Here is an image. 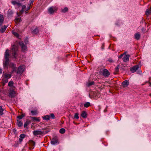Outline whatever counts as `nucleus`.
I'll use <instances>...</instances> for the list:
<instances>
[{"mask_svg": "<svg viewBox=\"0 0 151 151\" xmlns=\"http://www.w3.org/2000/svg\"><path fill=\"white\" fill-rule=\"evenodd\" d=\"M19 141L20 142H22V139L20 138L19 139Z\"/></svg>", "mask_w": 151, "mask_h": 151, "instance_id": "nucleus-51", "label": "nucleus"}, {"mask_svg": "<svg viewBox=\"0 0 151 151\" xmlns=\"http://www.w3.org/2000/svg\"><path fill=\"white\" fill-rule=\"evenodd\" d=\"M102 75L105 78H107L110 75V73L106 69H104L101 72Z\"/></svg>", "mask_w": 151, "mask_h": 151, "instance_id": "nucleus-3", "label": "nucleus"}, {"mask_svg": "<svg viewBox=\"0 0 151 151\" xmlns=\"http://www.w3.org/2000/svg\"><path fill=\"white\" fill-rule=\"evenodd\" d=\"M2 69L0 68V74H1L2 73Z\"/></svg>", "mask_w": 151, "mask_h": 151, "instance_id": "nucleus-49", "label": "nucleus"}, {"mask_svg": "<svg viewBox=\"0 0 151 151\" xmlns=\"http://www.w3.org/2000/svg\"><path fill=\"white\" fill-rule=\"evenodd\" d=\"M16 67H14V68H12V72H13L15 70H16Z\"/></svg>", "mask_w": 151, "mask_h": 151, "instance_id": "nucleus-48", "label": "nucleus"}, {"mask_svg": "<svg viewBox=\"0 0 151 151\" xmlns=\"http://www.w3.org/2000/svg\"><path fill=\"white\" fill-rule=\"evenodd\" d=\"M24 10H22L19 13V15L20 16L23 13V12L24 11Z\"/></svg>", "mask_w": 151, "mask_h": 151, "instance_id": "nucleus-44", "label": "nucleus"}, {"mask_svg": "<svg viewBox=\"0 0 151 151\" xmlns=\"http://www.w3.org/2000/svg\"><path fill=\"white\" fill-rule=\"evenodd\" d=\"M26 6L25 5H23L22 6V10H24V9L26 8Z\"/></svg>", "mask_w": 151, "mask_h": 151, "instance_id": "nucleus-45", "label": "nucleus"}, {"mask_svg": "<svg viewBox=\"0 0 151 151\" xmlns=\"http://www.w3.org/2000/svg\"><path fill=\"white\" fill-rule=\"evenodd\" d=\"M129 55H125L123 58L122 60L124 62H126L129 60Z\"/></svg>", "mask_w": 151, "mask_h": 151, "instance_id": "nucleus-12", "label": "nucleus"}, {"mask_svg": "<svg viewBox=\"0 0 151 151\" xmlns=\"http://www.w3.org/2000/svg\"><path fill=\"white\" fill-rule=\"evenodd\" d=\"M104 112H106L107 111V109H105L104 111Z\"/></svg>", "mask_w": 151, "mask_h": 151, "instance_id": "nucleus-54", "label": "nucleus"}, {"mask_svg": "<svg viewBox=\"0 0 151 151\" xmlns=\"http://www.w3.org/2000/svg\"><path fill=\"white\" fill-rule=\"evenodd\" d=\"M31 113L32 114V115H36L37 113L36 111H31Z\"/></svg>", "mask_w": 151, "mask_h": 151, "instance_id": "nucleus-32", "label": "nucleus"}, {"mask_svg": "<svg viewBox=\"0 0 151 151\" xmlns=\"http://www.w3.org/2000/svg\"><path fill=\"white\" fill-rule=\"evenodd\" d=\"M84 106L85 107L87 108L90 106V103L89 102H86L84 104Z\"/></svg>", "mask_w": 151, "mask_h": 151, "instance_id": "nucleus-25", "label": "nucleus"}, {"mask_svg": "<svg viewBox=\"0 0 151 151\" xmlns=\"http://www.w3.org/2000/svg\"><path fill=\"white\" fill-rule=\"evenodd\" d=\"M10 56L9 50L7 49L4 53V57L5 59H9Z\"/></svg>", "mask_w": 151, "mask_h": 151, "instance_id": "nucleus-8", "label": "nucleus"}, {"mask_svg": "<svg viewBox=\"0 0 151 151\" xmlns=\"http://www.w3.org/2000/svg\"><path fill=\"white\" fill-rule=\"evenodd\" d=\"M104 45L103 44L102 46V49H104Z\"/></svg>", "mask_w": 151, "mask_h": 151, "instance_id": "nucleus-52", "label": "nucleus"}, {"mask_svg": "<svg viewBox=\"0 0 151 151\" xmlns=\"http://www.w3.org/2000/svg\"><path fill=\"white\" fill-rule=\"evenodd\" d=\"M24 116V115L22 114L21 115H19L17 116V118L19 119H22Z\"/></svg>", "mask_w": 151, "mask_h": 151, "instance_id": "nucleus-30", "label": "nucleus"}, {"mask_svg": "<svg viewBox=\"0 0 151 151\" xmlns=\"http://www.w3.org/2000/svg\"><path fill=\"white\" fill-rule=\"evenodd\" d=\"M68 10V8L67 7H65L63 9H62V12L63 13H65L67 12Z\"/></svg>", "mask_w": 151, "mask_h": 151, "instance_id": "nucleus-34", "label": "nucleus"}, {"mask_svg": "<svg viewBox=\"0 0 151 151\" xmlns=\"http://www.w3.org/2000/svg\"><path fill=\"white\" fill-rule=\"evenodd\" d=\"M38 29L37 28H36L32 31L33 33L34 34H37L38 32Z\"/></svg>", "mask_w": 151, "mask_h": 151, "instance_id": "nucleus-27", "label": "nucleus"}, {"mask_svg": "<svg viewBox=\"0 0 151 151\" xmlns=\"http://www.w3.org/2000/svg\"><path fill=\"white\" fill-rule=\"evenodd\" d=\"M18 51V48L17 47H13L11 51V52L12 58L16 59L17 56V51Z\"/></svg>", "mask_w": 151, "mask_h": 151, "instance_id": "nucleus-1", "label": "nucleus"}, {"mask_svg": "<svg viewBox=\"0 0 151 151\" xmlns=\"http://www.w3.org/2000/svg\"><path fill=\"white\" fill-rule=\"evenodd\" d=\"M17 125L19 127H21L23 126V123L21 121L17 120Z\"/></svg>", "mask_w": 151, "mask_h": 151, "instance_id": "nucleus-18", "label": "nucleus"}, {"mask_svg": "<svg viewBox=\"0 0 151 151\" xmlns=\"http://www.w3.org/2000/svg\"><path fill=\"white\" fill-rule=\"evenodd\" d=\"M122 84L123 87L127 86L129 84V80H127L124 81L122 82Z\"/></svg>", "mask_w": 151, "mask_h": 151, "instance_id": "nucleus-10", "label": "nucleus"}, {"mask_svg": "<svg viewBox=\"0 0 151 151\" xmlns=\"http://www.w3.org/2000/svg\"><path fill=\"white\" fill-rule=\"evenodd\" d=\"M57 10V9L55 7H51L49 8L48 12L50 14H52Z\"/></svg>", "mask_w": 151, "mask_h": 151, "instance_id": "nucleus-9", "label": "nucleus"}, {"mask_svg": "<svg viewBox=\"0 0 151 151\" xmlns=\"http://www.w3.org/2000/svg\"><path fill=\"white\" fill-rule=\"evenodd\" d=\"M149 84H150V85H149V86H150L151 87V82H149Z\"/></svg>", "mask_w": 151, "mask_h": 151, "instance_id": "nucleus-53", "label": "nucleus"}, {"mask_svg": "<svg viewBox=\"0 0 151 151\" xmlns=\"http://www.w3.org/2000/svg\"><path fill=\"white\" fill-rule=\"evenodd\" d=\"M94 84V82L93 81H92L91 82H89L88 83V86H91L92 85H93Z\"/></svg>", "mask_w": 151, "mask_h": 151, "instance_id": "nucleus-39", "label": "nucleus"}, {"mask_svg": "<svg viewBox=\"0 0 151 151\" xmlns=\"http://www.w3.org/2000/svg\"><path fill=\"white\" fill-rule=\"evenodd\" d=\"M9 64V59H5V61L3 63V67L4 68H8Z\"/></svg>", "mask_w": 151, "mask_h": 151, "instance_id": "nucleus-7", "label": "nucleus"}, {"mask_svg": "<svg viewBox=\"0 0 151 151\" xmlns=\"http://www.w3.org/2000/svg\"><path fill=\"white\" fill-rule=\"evenodd\" d=\"M140 37V35L139 32L136 33L134 34V38L137 40H139Z\"/></svg>", "mask_w": 151, "mask_h": 151, "instance_id": "nucleus-14", "label": "nucleus"}, {"mask_svg": "<svg viewBox=\"0 0 151 151\" xmlns=\"http://www.w3.org/2000/svg\"><path fill=\"white\" fill-rule=\"evenodd\" d=\"M3 111L4 109L2 108L1 106H0V115H2L3 114Z\"/></svg>", "mask_w": 151, "mask_h": 151, "instance_id": "nucleus-33", "label": "nucleus"}, {"mask_svg": "<svg viewBox=\"0 0 151 151\" xmlns=\"http://www.w3.org/2000/svg\"><path fill=\"white\" fill-rule=\"evenodd\" d=\"M13 82L12 81H10L9 82L8 84V86L9 87H12L13 85Z\"/></svg>", "mask_w": 151, "mask_h": 151, "instance_id": "nucleus-31", "label": "nucleus"}, {"mask_svg": "<svg viewBox=\"0 0 151 151\" xmlns=\"http://www.w3.org/2000/svg\"><path fill=\"white\" fill-rule=\"evenodd\" d=\"M3 76L5 78L7 79L10 78L11 77V74L9 73H5L3 74Z\"/></svg>", "mask_w": 151, "mask_h": 151, "instance_id": "nucleus-17", "label": "nucleus"}, {"mask_svg": "<svg viewBox=\"0 0 151 151\" xmlns=\"http://www.w3.org/2000/svg\"><path fill=\"white\" fill-rule=\"evenodd\" d=\"M78 115V113H76L74 115V117L76 119H78L79 118Z\"/></svg>", "mask_w": 151, "mask_h": 151, "instance_id": "nucleus-37", "label": "nucleus"}, {"mask_svg": "<svg viewBox=\"0 0 151 151\" xmlns=\"http://www.w3.org/2000/svg\"><path fill=\"white\" fill-rule=\"evenodd\" d=\"M124 54H122L121 55L119 56L118 58H121L123 56Z\"/></svg>", "mask_w": 151, "mask_h": 151, "instance_id": "nucleus-46", "label": "nucleus"}, {"mask_svg": "<svg viewBox=\"0 0 151 151\" xmlns=\"http://www.w3.org/2000/svg\"><path fill=\"white\" fill-rule=\"evenodd\" d=\"M120 68V65H118L117 67H116L115 68V72L118 73L119 71V69Z\"/></svg>", "mask_w": 151, "mask_h": 151, "instance_id": "nucleus-29", "label": "nucleus"}, {"mask_svg": "<svg viewBox=\"0 0 151 151\" xmlns=\"http://www.w3.org/2000/svg\"><path fill=\"white\" fill-rule=\"evenodd\" d=\"M125 67V66H124V65H121V67H120V68H121L122 69H123L124 68V67Z\"/></svg>", "mask_w": 151, "mask_h": 151, "instance_id": "nucleus-47", "label": "nucleus"}, {"mask_svg": "<svg viewBox=\"0 0 151 151\" xmlns=\"http://www.w3.org/2000/svg\"><path fill=\"white\" fill-rule=\"evenodd\" d=\"M28 6V7L27 8V10H26L25 11V13H27L28 12H27V11L29 9H30L32 7V6H30V5H29Z\"/></svg>", "mask_w": 151, "mask_h": 151, "instance_id": "nucleus-40", "label": "nucleus"}, {"mask_svg": "<svg viewBox=\"0 0 151 151\" xmlns=\"http://www.w3.org/2000/svg\"><path fill=\"white\" fill-rule=\"evenodd\" d=\"M5 83H6L8 82V79L6 78H4L2 80Z\"/></svg>", "mask_w": 151, "mask_h": 151, "instance_id": "nucleus-36", "label": "nucleus"}, {"mask_svg": "<svg viewBox=\"0 0 151 151\" xmlns=\"http://www.w3.org/2000/svg\"><path fill=\"white\" fill-rule=\"evenodd\" d=\"M21 18H17L15 19V22L16 23L19 22L21 20Z\"/></svg>", "mask_w": 151, "mask_h": 151, "instance_id": "nucleus-28", "label": "nucleus"}, {"mask_svg": "<svg viewBox=\"0 0 151 151\" xmlns=\"http://www.w3.org/2000/svg\"><path fill=\"white\" fill-rule=\"evenodd\" d=\"M150 96H151V93L150 94Z\"/></svg>", "mask_w": 151, "mask_h": 151, "instance_id": "nucleus-56", "label": "nucleus"}, {"mask_svg": "<svg viewBox=\"0 0 151 151\" xmlns=\"http://www.w3.org/2000/svg\"><path fill=\"white\" fill-rule=\"evenodd\" d=\"M19 137L20 138L23 139L25 138V135L24 134H22L20 135Z\"/></svg>", "mask_w": 151, "mask_h": 151, "instance_id": "nucleus-38", "label": "nucleus"}, {"mask_svg": "<svg viewBox=\"0 0 151 151\" xmlns=\"http://www.w3.org/2000/svg\"><path fill=\"white\" fill-rule=\"evenodd\" d=\"M81 116L83 118H86L87 116V114L85 111H83L81 115Z\"/></svg>", "mask_w": 151, "mask_h": 151, "instance_id": "nucleus-19", "label": "nucleus"}, {"mask_svg": "<svg viewBox=\"0 0 151 151\" xmlns=\"http://www.w3.org/2000/svg\"><path fill=\"white\" fill-rule=\"evenodd\" d=\"M30 118L33 120L36 121H39V119H38L37 118L35 117L30 116Z\"/></svg>", "mask_w": 151, "mask_h": 151, "instance_id": "nucleus-23", "label": "nucleus"}, {"mask_svg": "<svg viewBox=\"0 0 151 151\" xmlns=\"http://www.w3.org/2000/svg\"><path fill=\"white\" fill-rule=\"evenodd\" d=\"M12 3L13 5H16L17 4V2L14 1H12Z\"/></svg>", "mask_w": 151, "mask_h": 151, "instance_id": "nucleus-43", "label": "nucleus"}, {"mask_svg": "<svg viewBox=\"0 0 151 151\" xmlns=\"http://www.w3.org/2000/svg\"><path fill=\"white\" fill-rule=\"evenodd\" d=\"M13 34L14 36H15L17 37H18L19 36V34L16 32H13Z\"/></svg>", "mask_w": 151, "mask_h": 151, "instance_id": "nucleus-41", "label": "nucleus"}, {"mask_svg": "<svg viewBox=\"0 0 151 151\" xmlns=\"http://www.w3.org/2000/svg\"><path fill=\"white\" fill-rule=\"evenodd\" d=\"M19 44L21 47L22 50L23 51H25L27 49V46L22 42H19Z\"/></svg>", "mask_w": 151, "mask_h": 151, "instance_id": "nucleus-6", "label": "nucleus"}, {"mask_svg": "<svg viewBox=\"0 0 151 151\" xmlns=\"http://www.w3.org/2000/svg\"><path fill=\"white\" fill-rule=\"evenodd\" d=\"M49 116H50V118H51L52 119H54L55 118L54 114L53 113L51 114Z\"/></svg>", "mask_w": 151, "mask_h": 151, "instance_id": "nucleus-35", "label": "nucleus"}, {"mask_svg": "<svg viewBox=\"0 0 151 151\" xmlns=\"http://www.w3.org/2000/svg\"><path fill=\"white\" fill-rule=\"evenodd\" d=\"M29 144L30 146L31 147L32 149H33L34 147V146L35 144V142L32 140H30L29 142Z\"/></svg>", "mask_w": 151, "mask_h": 151, "instance_id": "nucleus-13", "label": "nucleus"}, {"mask_svg": "<svg viewBox=\"0 0 151 151\" xmlns=\"http://www.w3.org/2000/svg\"><path fill=\"white\" fill-rule=\"evenodd\" d=\"M58 142V138L56 136L54 137L52 139L51 144L52 145H55Z\"/></svg>", "mask_w": 151, "mask_h": 151, "instance_id": "nucleus-5", "label": "nucleus"}, {"mask_svg": "<svg viewBox=\"0 0 151 151\" xmlns=\"http://www.w3.org/2000/svg\"><path fill=\"white\" fill-rule=\"evenodd\" d=\"M25 69V66L22 65L19 66L17 69V73L19 75L22 74Z\"/></svg>", "mask_w": 151, "mask_h": 151, "instance_id": "nucleus-2", "label": "nucleus"}, {"mask_svg": "<svg viewBox=\"0 0 151 151\" xmlns=\"http://www.w3.org/2000/svg\"><path fill=\"white\" fill-rule=\"evenodd\" d=\"M65 129L64 128L60 129L59 130V132L60 133L63 134L65 132Z\"/></svg>", "mask_w": 151, "mask_h": 151, "instance_id": "nucleus-26", "label": "nucleus"}, {"mask_svg": "<svg viewBox=\"0 0 151 151\" xmlns=\"http://www.w3.org/2000/svg\"><path fill=\"white\" fill-rule=\"evenodd\" d=\"M44 133L41 130H35L33 132V134L35 136H37L39 135H42Z\"/></svg>", "mask_w": 151, "mask_h": 151, "instance_id": "nucleus-4", "label": "nucleus"}, {"mask_svg": "<svg viewBox=\"0 0 151 151\" xmlns=\"http://www.w3.org/2000/svg\"><path fill=\"white\" fill-rule=\"evenodd\" d=\"M16 5H17L18 6H20L21 5V4L18 2H17V4Z\"/></svg>", "mask_w": 151, "mask_h": 151, "instance_id": "nucleus-50", "label": "nucleus"}, {"mask_svg": "<svg viewBox=\"0 0 151 151\" xmlns=\"http://www.w3.org/2000/svg\"><path fill=\"white\" fill-rule=\"evenodd\" d=\"M4 19L3 17V16L2 15H0V25L2 24L4 21Z\"/></svg>", "mask_w": 151, "mask_h": 151, "instance_id": "nucleus-21", "label": "nucleus"}, {"mask_svg": "<svg viewBox=\"0 0 151 151\" xmlns=\"http://www.w3.org/2000/svg\"><path fill=\"white\" fill-rule=\"evenodd\" d=\"M9 66L12 68L16 67V65L12 63H11L9 64Z\"/></svg>", "mask_w": 151, "mask_h": 151, "instance_id": "nucleus-24", "label": "nucleus"}, {"mask_svg": "<svg viewBox=\"0 0 151 151\" xmlns=\"http://www.w3.org/2000/svg\"><path fill=\"white\" fill-rule=\"evenodd\" d=\"M139 67L138 65H136L131 68L130 69V70L132 73H134L138 69Z\"/></svg>", "mask_w": 151, "mask_h": 151, "instance_id": "nucleus-11", "label": "nucleus"}, {"mask_svg": "<svg viewBox=\"0 0 151 151\" xmlns=\"http://www.w3.org/2000/svg\"><path fill=\"white\" fill-rule=\"evenodd\" d=\"M7 27V26L6 25H4V26L2 27L0 29V32H1V33H4L6 30Z\"/></svg>", "mask_w": 151, "mask_h": 151, "instance_id": "nucleus-15", "label": "nucleus"}, {"mask_svg": "<svg viewBox=\"0 0 151 151\" xmlns=\"http://www.w3.org/2000/svg\"><path fill=\"white\" fill-rule=\"evenodd\" d=\"M15 92L14 91H12L10 92L9 93V96L11 97H14L15 96Z\"/></svg>", "mask_w": 151, "mask_h": 151, "instance_id": "nucleus-16", "label": "nucleus"}, {"mask_svg": "<svg viewBox=\"0 0 151 151\" xmlns=\"http://www.w3.org/2000/svg\"><path fill=\"white\" fill-rule=\"evenodd\" d=\"M109 60V62H111L112 61V60Z\"/></svg>", "mask_w": 151, "mask_h": 151, "instance_id": "nucleus-55", "label": "nucleus"}, {"mask_svg": "<svg viewBox=\"0 0 151 151\" xmlns=\"http://www.w3.org/2000/svg\"><path fill=\"white\" fill-rule=\"evenodd\" d=\"M31 122L30 121L27 120L24 124V128H26L27 126L28 125H29L31 123Z\"/></svg>", "mask_w": 151, "mask_h": 151, "instance_id": "nucleus-20", "label": "nucleus"}, {"mask_svg": "<svg viewBox=\"0 0 151 151\" xmlns=\"http://www.w3.org/2000/svg\"><path fill=\"white\" fill-rule=\"evenodd\" d=\"M33 2H34L33 0H31L30 1V4L29 5H30V6H31L32 5H33Z\"/></svg>", "mask_w": 151, "mask_h": 151, "instance_id": "nucleus-42", "label": "nucleus"}, {"mask_svg": "<svg viewBox=\"0 0 151 151\" xmlns=\"http://www.w3.org/2000/svg\"><path fill=\"white\" fill-rule=\"evenodd\" d=\"M43 118V119H45L46 120H49L50 118V116L48 115H47L45 116H44Z\"/></svg>", "mask_w": 151, "mask_h": 151, "instance_id": "nucleus-22", "label": "nucleus"}]
</instances>
